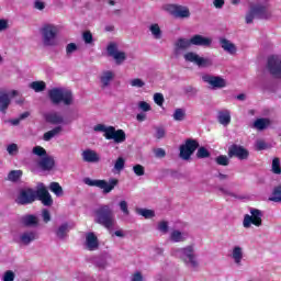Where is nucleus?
Segmentation results:
<instances>
[{
	"instance_id": "obj_1",
	"label": "nucleus",
	"mask_w": 281,
	"mask_h": 281,
	"mask_svg": "<svg viewBox=\"0 0 281 281\" xmlns=\"http://www.w3.org/2000/svg\"><path fill=\"white\" fill-rule=\"evenodd\" d=\"M36 200L41 201L46 207L54 205V199H52V194H49L47 187L43 182L37 186L36 191L32 188L22 189L18 196L19 205H30Z\"/></svg>"
},
{
	"instance_id": "obj_2",
	"label": "nucleus",
	"mask_w": 281,
	"mask_h": 281,
	"mask_svg": "<svg viewBox=\"0 0 281 281\" xmlns=\"http://www.w3.org/2000/svg\"><path fill=\"white\" fill-rule=\"evenodd\" d=\"M94 223L102 225L105 229H113L115 227V214L113 209L108 204L100 205L94 210Z\"/></svg>"
},
{
	"instance_id": "obj_3",
	"label": "nucleus",
	"mask_w": 281,
	"mask_h": 281,
	"mask_svg": "<svg viewBox=\"0 0 281 281\" xmlns=\"http://www.w3.org/2000/svg\"><path fill=\"white\" fill-rule=\"evenodd\" d=\"M97 133H104L105 139H113L115 144H124L126 142V132L124 130H115L114 126L105 127L104 124H98L94 126Z\"/></svg>"
},
{
	"instance_id": "obj_4",
	"label": "nucleus",
	"mask_w": 281,
	"mask_h": 281,
	"mask_svg": "<svg viewBox=\"0 0 281 281\" xmlns=\"http://www.w3.org/2000/svg\"><path fill=\"white\" fill-rule=\"evenodd\" d=\"M48 98L52 104L58 105L63 102L66 106H70L74 103V94L70 90L63 88H53L48 90Z\"/></svg>"
},
{
	"instance_id": "obj_5",
	"label": "nucleus",
	"mask_w": 281,
	"mask_h": 281,
	"mask_svg": "<svg viewBox=\"0 0 281 281\" xmlns=\"http://www.w3.org/2000/svg\"><path fill=\"white\" fill-rule=\"evenodd\" d=\"M86 186H90L91 188H100L103 191V194H109L115 190V187L120 183L117 178H111L109 181L106 180H91V178H86L83 180Z\"/></svg>"
},
{
	"instance_id": "obj_6",
	"label": "nucleus",
	"mask_w": 281,
	"mask_h": 281,
	"mask_svg": "<svg viewBox=\"0 0 281 281\" xmlns=\"http://www.w3.org/2000/svg\"><path fill=\"white\" fill-rule=\"evenodd\" d=\"M43 43L46 47L56 45V36H58V27L54 24H47L42 29Z\"/></svg>"
},
{
	"instance_id": "obj_7",
	"label": "nucleus",
	"mask_w": 281,
	"mask_h": 281,
	"mask_svg": "<svg viewBox=\"0 0 281 281\" xmlns=\"http://www.w3.org/2000/svg\"><path fill=\"white\" fill-rule=\"evenodd\" d=\"M255 19H269L267 5L255 4L250 8L249 12L246 14V23H254Z\"/></svg>"
},
{
	"instance_id": "obj_8",
	"label": "nucleus",
	"mask_w": 281,
	"mask_h": 281,
	"mask_svg": "<svg viewBox=\"0 0 281 281\" xmlns=\"http://www.w3.org/2000/svg\"><path fill=\"white\" fill-rule=\"evenodd\" d=\"M250 214L244 216L243 225L246 229H249L251 225L255 227H260L262 225V211L258 209H250Z\"/></svg>"
},
{
	"instance_id": "obj_9",
	"label": "nucleus",
	"mask_w": 281,
	"mask_h": 281,
	"mask_svg": "<svg viewBox=\"0 0 281 281\" xmlns=\"http://www.w3.org/2000/svg\"><path fill=\"white\" fill-rule=\"evenodd\" d=\"M199 148L196 139L189 138L183 145H180V158L188 161L194 155V151Z\"/></svg>"
},
{
	"instance_id": "obj_10",
	"label": "nucleus",
	"mask_w": 281,
	"mask_h": 281,
	"mask_svg": "<svg viewBox=\"0 0 281 281\" xmlns=\"http://www.w3.org/2000/svg\"><path fill=\"white\" fill-rule=\"evenodd\" d=\"M229 159H239V161H245L249 159V150L245 148L243 145L233 144L228 147L227 153Z\"/></svg>"
},
{
	"instance_id": "obj_11",
	"label": "nucleus",
	"mask_w": 281,
	"mask_h": 281,
	"mask_svg": "<svg viewBox=\"0 0 281 281\" xmlns=\"http://www.w3.org/2000/svg\"><path fill=\"white\" fill-rule=\"evenodd\" d=\"M165 10L176 19H190V9L181 4H167Z\"/></svg>"
},
{
	"instance_id": "obj_12",
	"label": "nucleus",
	"mask_w": 281,
	"mask_h": 281,
	"mask_svg": "<svg viewBox=\"0 0 281 281\" xmlns=\"http://www.w3.org/2000/svg\"><path fill=\"white\" fill-rule=\"evenodd\" d=\"M180 254L182 255L184 262L191 265L193 269H196V267H199V261H196V255L194 254V246L190 245L181 248Z\"/></svg>"
},
{
	"instance_id": "obj_13",
	"label": "nucleus",
	"mask_w": 281,
	"mask_h": 281,
	"mask_svg": "<svg viewBox=\"0 0 281 281\" xmlns=\"http://www.w3.org/2000/svg\"><path fill=\"white\" fill-rule=\"evenodd\" d=\"M268 70L273 78H281V58L278 55H272L268 58Z\"/></svg>"
},
{
	"instance_id": "obj_14",
	"label": "nucleus",
	"mask_w": 281,
	"mask_h": 281,
	"mask_svg": "<svg viewBox=\"0 0 281 281\" xmlns=\"http://www.w3.org/2000/svg\"><path fill=\"white\" fill-rule=\"evenodd\" d=\"M187 63H194L198 67H212V60L210 58H203L196 53L189 52L184 55Z\"/></svg>"
},
{
	"instance_id": "obj_15",
	"label": "nucleus",
	"mask_w": 281,
	"mask_h": 281,
	"mask_svg": "<svg viewBox=\"0 0 281 281\" xmlns=\"http://www.w3.org/2000/svg\"><path fill=\"white\" fill-rule=\"evenodd\" d=\"M108 54L114 58L116 65H122L126 60V53L117 52V45L115 43H111L108 46Z\"/></svg>"
},
{
	"instance_id": "obj_16",
	"label": "nucleus",
	"mask_w": 281,
	"mask_h": 281,
	"mask_svg": "<svg viewBox=\"0 0 281 281\" xmlns=\"http://www.w3.org/2000/svg\"><path fill=\"white\" fill-rule=\"evenodd\" d=\"M203 80L211 85L213 89H225L227 87V81L221 76H206Z\"/></svg>"
},
{
	"instance_id": "obj_17",
	"label": "nucleus",
	"mask_w": 281,
	"mask_h": 281,
	"mask_svg": "<svg viewBox=\"0 0 281 281\" xmlns=\"http://www.w3.org/2000/svg\"><path fill=\"white\" fill-rule=\"evenodd\" d=\"M101 89H109L111 81L115 80V74L111 70H104L99 77Z\"/></svg>"
},
{
	"instance_id": "obj_18",
	"label": "nucleus",
	"mask_w": 281,
	"mask_h": 281,
	"mask_svg": "<svg viewBox=\"0 0 281 281\" xmlns=\"http://www.w3.org/2000/svg\"><path fill=\"white\" fill-rule=\"evenodd\" d=\"M191 45H195L198 47H210V45H212V38L195 34L191 37Z\"/></svg>"
},
{
	"instance_id": "obj_19",
	"label": "nucleus",
	"mask_w": 281,
	"mask_h": 281,
	"mask_svg": "<svg viewBox=\"0 0 281 281\" xmlns=\"http://www.w3.org/2000/svg\"><path fill=\"white\" fill-rule=\"evenodd\" d=\"M81 157L87 164H98V161H100V156L92 149L83 150Z\"/></svg>"
},
{
	"instance_id": "obj_20",
	"label": "nucleus",
	"mask_w": 281,
	"mask_h": 281,
	"mask_svg": "<svg viewBox=\"0 0 281 281\" xmlns=\"http://www.w3.org/2000/svg\"><path fill=\"white\" fill-rule=\"evenodd\" d=\"M40 168H42L44 171L54 170V166H56V160H54V157L52 156H44L40 162Z\"/></svg>"
},
{
	"instance_id": "obj_21",
	"label": "nucleus",
	"mask_w": 281,
	"mask_h": 281,
	"mask_svg": "<svg viewBox=\"0 0 281 281\" xmlns=\"http://www.w3.org/2000/svg\"><path fill=\"white\" fill-rule=\"evenodd\" d=\"M86 245L89 251H95V249L100 247V244L98 241V236H95L94 233H88L86 236Z\"/></svg>"
},
{
	"instance_id": "obj_22",
	"label": "nucleus",
	"mask_w": 281,
	"mask_h": 281,
	"mask_svg": "<svg viewBox=\"0 0 281 281\" xmlns=\"http://www.w3.org/2000/svg\"><path fill=\"white\" fill-rule=\"evenodd\" d=\"M220 45L224 52H227V54L234 55L236 54V45L232 43L229 40L225 37L220 38Z\"/></svg>"
},
{
	"instance_id": "obj_23",
	"label": "nucleus",
	"mask_w": 281,
	"mask_h": 281,
	"mask_svg": "<svg viewBox=\"0 0 281 281\" xmlns=\"http://www.w3.org/2000/svg\"><path fill=\"white\" fill-rule=\"evenodd\" d=\"M217 122H220L222 126H229V124H232V113L228 110L220 111Z\"/></svg>"
},
{
	"instance_id": "obj_24",
	"label": "nucleus",
	"mask_w": 281,
	"mask_h": 281,
	"mask_svg": "<svg viewBox=\"0 0 281 281\" xmlns=\"http://www.w3.org/2000/svg\"><path fill=\"white\" fill-rule=\"evenodd\" d=\"M21 223L24 225V227H36L38 225V217L32 214L24 215L21 218Z\"/></svg>"
},
{
	"instance_id": "obj_25",
	"label": "nucleus",
	"mask_w": 281,
	"mask_h": 281,
	"mask_svg": "<svg viewBox=\"0 0 281 281\" xmlns=\"http://www.w3.org/2000/svg\"><path fill=\"white\" fill-rule=\"evenodd\" d=\"M45 120L48 124H63L65 122V119L56 112L46 114Z\"/></svg>"
},
{
	"instance_id": "obj_26",
	"label": "nucleus",
	"mask_w": 281,
	"mask_h": 281,
	"mask_svg": "<svg viewBox=\"0 0 281 281\" xmlns=\"http://www.w3.org/2000/svg\"><path fill=\"white\" fill-rule=\"evenodd\" d=\"M8 106H10V95L5 92H0V111L1 113H5L8 111Z\"/></svg>"
},
{
	"instance_id": "obj_27",
	"label": "nucleus",
	"mask_w": 281,
	"mask_h": 281,
	"mask_svg": "<svg viewBox=\"0 0 281 281\" xmlns=\"http://www.w3.org/2000/svg\"><path fill=\"white\" fill-rule=\"evenodd\" d=\"M271 125V120L269 119H257L252 127L257 128V131H265V128L269 127Z\"/></svg>"
},
{
	"instance_id": "obj_28",
	"label": "nucleus",
	"mask_w": 281,
	"mask_h": 281,
	"mask_svg": "<svg viewBox=\"0 0 281 281\" xmlns=\"http://www.w3.org/2000/svg\"><path fill=\"white\" fill-rule=\"evenodd\" d=\"M191 45H192L191 40H186L183 37H180L175 44V50L179 52L181 49H188Z\"/></svg>"
},
{
	"instance_id": "obj_29",
	"label": "nucleus",
	"mask_w": 281,
	"mask_h": 281,
	"mask_svg": "<svg viewBox=\"0 0 281 281\" xmlns=\"http://www.w3.org/2000/svg\"><path fill=\"white\" fill-rule=\"evenodd\" d=\"M20 240L23 245H30V243L36 240V233L26 232L20 236Z\"/></svg>"
},
{
	"instance_id": "obj_30",
	"label": "nucleus",
	"mask_w": 281,
	"mask_h": 281,
	"mask_svg": "<svg viewBox=\"0 0 281 281\" xmlns=\"http://www.w3.org/2000/svg\"><path fill=\"white\" fill-rule=\"evenodd\" d=\"M30 89H33L35 93H41L47 89V83L45 81H33L30 83Z\"/></svg>"
},
{
	"instance_id": "obj_31",
	"label": "nucleus",
	"mask_w": 281,
	"mask_h": 281,
	"mask_svg": "<svg viewBox=\"0 0 281 281\" xmlns=\"http://www.w3.org/2000/svg\"><path fill=\"white\" fill-rule=\"evenodd\" d=\"M60 131H63V127L57 126V127H54L53 130L44 133V136H43L44 142H49L50 139H53V137H56V135H58V133H60Z\"/></svg>"
},
{
	"instance_id": "obj_32",
	"label": "nucleus",
	"mask_w": 281,
	"mask_h": 281,
	"mask_svg": "<svg viewBox=\"0 0 281 281\" xmlns=\"http://www.w3.org/2000/svg\"><path fill=\"white\" fill-rule=\"evenodd\" d=\"M233 259L235 260L236 265H240L243 260V248H240V246H236L233 249Z\"/></svg>"
},
{
	"instance_id": "obj_33",
	"label": "nucleus",
	"mask_w": 281,
	"mask_h": 281,
	"mask_svg": "<svg viewBox=\"0 0 281 281\" xmlns=\"http://www.w3.org/2000/svg\"><path fill=\"white\" fill-rule=\"evenodd\" d=\"M21 177H23L22 170H11L8 173V180L12 181L13 183H16V181H19V179H21Z\"/></svg>"
},
{
	"instance_id": "obj_34",
	"label": "nucleus",
	"mask_w": 281,
	"mask_h": 281,
	"mask_svg": "<svg viewBox=\"0 0 281 281\" xmlns=\"http://www.w3.org/2000/svg\"><path fill=\"white\" fill-rule=\"evenodd\" d=\"M67 232H69V224H61L56 231L57 238H65V236H67Z\"/></svg>"
},
{
	"instance_id": "obj_35",
	"label": "nucleus",
	"mask_w": 281,
	"mask_h": 281,
	"mask_svg": "<svg viewBox=\"0 0 281 281\" xmlns=\"http://www.w3.org/2000/svg\"><path fill=\"white\" fill-rule=\"evenodd\" d=\"M50 192H54L57 196H63V187L58 182H50L49 184Z\"/></svg>"
},
{
	"instance_id": "obj_36",
	"label": "nucleus",
	"mask_w": 281,
	"mask_h": 281,
	"mask_svg": "<svg viewBox=\"0 0 281 281\" xmlns=\"http://www.w3.org/2000/svg\"><path fill=\"white\" fill-rule=\"evenodd\" d=\"M269 201H273V203L281 202V186H278L273 189L272 196L269 198Z\"/></svg>"
},
{
	"instance_id": "obj_37",
	"label": "nucleus",
	"mask_w": 281,
	"mask_h": 281,
	"mask_svg": "<svg viewBox=\"0 0 281 281\" xmlns=\"http://www.w3.org/2000/svg\"><path fill=\"white\" fill-rule=\"evenodd\" d=\"M136 213L144 218H153L155 216V211L148 209H136Z\"/></svg>"
},
{
	"instance_id": "obj_38",
	"label": "nucleus",
	"mask_w": 281,
	"mask_h": 281,
	"mask_svg": "<svg viewBox=\"0 0 281 281\" xmlns=\"http://www.w3.org/2000/svg\"><path fill=\"white\" fill-rule=\"evenodd\" d=\"M173 120L176 122H183V120H186V110L176 109V111L173 113Z\"/></svg>"
},
{
	"instance_id": "obj_39",
	"label": "nucleus",
	"mask_w": 281,
	"mask_h": 281,
	"mask_svg": "<svg viewBox=\"0 0 281 281\" xmlns=\"http://www.w3.org/2000/svg\"><path fill=\"white\" fill-rule=\"evenodd\" d=\"M217 166H229V158L226 155H220L215 158Z\"/></svg>"
},
{
	"instance_id": "obj_40",
	"label": "nucleus",
	"mask_w": 281,
	"mask_h": 281,
	"mask_svg": "<svg viewBox=\"0 0 281 281\" xmlns=\"http://www.w3.org/2000/svg\"><path fill=\"white\" fill-rule=\"evenodd\" d=\"M272 172L273 175H281L280 158L272 159Z\"/></svg>"
},
{
	"instance_id": "obj_41",
	"label": "nucleus",
	"mask_w": 281,
	"mask_h": 281,
	"mask_svg": "<svg viewBox=\"0 0 281 281\" xmlns=\"http://www.w3.org/2000/svg\"><path fill=\"white\" fill-rule=\"evenodd\" d=\"M198 159H207L210 157V150L205 147H200L196 151Z\"/></svg>"
},
{
	"instance_id": "obj_42",
	"label": "nucleus",
	"mask_w": 281,
	"mask_h": 281,
	"mask_svg": "<svg viewBox=\"0 0 281 281\" xmlns=\"http://www.w3.org/2000/svg\"><path fill=\"white\" fill-rule=\"evenodd\" d=\"M149 30L155 38H161V29L159 27V24H151Z\"/></svg>"
},
{
	"instance_id": "obj_43",
	"label": "nucleus",
	"mask_w": 281,
	"mask_h": 281,
	"mask_svg": "<svg viewBox=\"0 0 281 281\" xmlns=\"http://www.w3.org/2000/svg\"><path fill=\"white\" fill-rule=\"evenodd\" d=\"M126 164V160L123 157H119L114 164V168L119 171L122 172L124 170V166Z\"/></svg>"
},
{
	"instance_id": "obj_44",
	"label": "nucleus",
	"mask_w": 281,
	"mask_h": 281,
	"mask_svg": "<svg viewBox=\"0 0 281 281\" xmlns=\"http://www.w3.org/2000/svg\"><path fill=\"white\" fill-rule=\"evenodd\" d=\"M133 172L136 175V177H144V175H146V169L142 165H135L133 167Z\"/></svg>"
},
{
	"instance_id": "obj_45",
	"label": "nucleus",
	"mask_w": 281,
	"mask_h": 281,
	"mask_svg": "<svg viewBox=\"0 0 281 281\" xmlns=\"http://www.w3.org/2000/svg\"><path fill=\"white\" fill-rule=\"evenodd\" d=\"M33 155H36L37 157H47V150L41 146L33 147Z\"/></svg>"
},
{
	"instance_id": "obj_46",
	"label": "nucleus",
	"mask_w": 281,
	"mask_h": 281,
	"mask_svg": "<svg viewBox=\"0 0 281 281\" xmlns=\"http://www.w3.org/2000/svg\"><path fill=\"white\" fill-rule=\"evenodd\" d=\"M171 240L173 243H181V240H183V236L181 235V232L179 231H173L171 233Z\"/></svg>"
},
{
	"instance_id": "obj_47",
	"label": "nucleus",
	"mask_w": 281,
	"mask_h": 281,
	"mask_svg": "<svg viewBox=\"0 0 281 281\" xmlns=\"http://www.w3.org/2000/svg\"><path fill=\"white\" fill-rule=\"evenodd\" d=\"M82 38L87 45H91V43H93V34H91L90 31L83 32Z\"/></svg>"
},
{
	"instance_id": "obj_48",
	"label": "nucleus",
	"mask_w": 281,
	"mask_h": 281,
	"mask_svg": "<svg viewBox=\"0 0 281 281\" xmlns=\"http://www.w3.org/2000/svg\"><path fill=\"white\" fill-rule=\"evenodd\" d=\"M154 102H155V104H157L158 106H164V102H165L164 94H161V93H155V94H154Z\"/></svg>"
},
{
	"instance_id": "obj_49",
	"label": "nucleus",
	"mask_w": 281,
	"mask_h": 281,
	"mask_svg": "<svg viewBox=\"0 0 281 281\" xmlns=\"http://www.w3.org/2000/svg\"><path fill=\"white\" fill-rule=\"evenodd\" d=\"M7 153H9V155H16V153H19V145L15 143L8 145Z\"/></svg>"
},
{
	"instance_id": "obj_50",
	"label": "nucleus",
	"mask_w": 281,
	"mask_h": 281,
	"mask_svg": "<svg viewBox=\"0 0 281 281\" xmlns=\"http://www.w3.org/2000/svg\"><path fill=\"white\" fill-rule=\"evenodd\" d=\"M144 80L139 78H135L131 80V87H137L138 89H142V87H145Z\"/></svg>"
},
{
	"instance_id": "obj_51",
	"label": "nucleus",
	"mask_w": 281,
	"mask_h": 281,
	"mask_svg": "<svg viewBox=\"0 0 281 281\" xmlns=\"http://www.w3.org/2000/svg\"><path fill=\"white\" fill-rule=\"evenodd\" d=\"M120 210L123 212V214H125V216H128V214H131V212L128 211V203L123 200L120 202Z\"/></svg>"
},
{
	"instance_id": "obj_52",
	"label": "nucleus",
	"mask_w": 281,
	"mask_h": 281,
	"mask_svg": "<svg viewBox=\"0 0 281 281\" xmlns=\"http://www.w3.org/2000/svg\"><path fill=\"white\" fill-rule=\"evenodd\" d=\"M78 49V46L76 45V43H70L66 46V54L67 56L74 54V52H76Z\"/></svg>"
},
{
	"instance_id": "obj_53",
	"label": "nucleus",
	"mask_w": 281,
	"mask_h": 281,
	"mask_svg": "<svg viewBox=\"0 0 281 281\" xmlns=\"http://www.w3.org/2000/svg\"><path fill=\"white\" fill-rule=\"evenodd\" d=\"M166 137V128L164 127H156V138L164 139Z\"/></svg>"
},
{
	"instance_id": "obj_54",
	"label": "nucleus",
	"mask_w": 281,
	"mask_h": 281,
	"mask_svg": "<svg viewBox=\"0 0 281 281\" xmlns=\"http://www.w3.org/2000/svg\"><path fill=\"white\" fill-rule=\"evenodd\" d=\"M154 155L155 157H157L158 159H164V157H166V149L164 148H157L154 150Z\"/></svg>"
},
{
	"instance_id": "obj_55",
	"label": "nucleus",
	"mask_w": 281,
	"mask_h": 281,
	"mask_svg": "<svg viewBox=\"0 0 281 281\" xmlns=\"http://www.w3.org/2000/svg\"><path fill=\"white\" fill-rule=\"evenodd\" d=\"M42 218L44 223H49V221H52V214H49V211L47 209H44L42 211Z\"/></svg>"
},
{
	"instance_id": "obj_56",
	"label": "nucleus",
	"mask_w": 281,
	"mask_h": 281,
	"mask_svg": "<svg viewBox=\"0 0 281 281\" xmlns=\"http://www.w3.org/2000/svg\"><path fill=\"white\" fill-rule=\"evenodd\" d=\"M3 281H14V272L12 270H8L3 276Z\"/></svg>"
},
{
	"instance_id": "obj_57",
	"label": "nucleus",
	"mask_w": 281,
	"mask_h": 281,
	"mask_svg": "<svg viewBox=\"0 0 281 281\" xmlns=\"http://www.w3.org/2000/svg\"><path fill=\"white\" fill-rule=\"evenodd\" d=\"M138 106H139V109H140L142 111H145V112L150 111V104H148V102H146V101H140V102L138 103Z\"/></svg>"
},
{
	"instance_id": "obj_58",
	"label": "nucleus",
	"mask_w": 281,
	"mask_h": 281,
	"mask_svg": "<svg viewBox=\"0 0 281 281\" xmlns=\"http://www.w3.org/2000/svg\"><path fill=\"white\" fill-rule=\"evenodd\" d=\"M159 232H164L166 234L168 232V222H160L158 224Z\"/></svg>"
},
{
	"instance_id": "obj_59",
	"label": "nucleus",
	"mask_w": 281,
	"mask_h": 281,
	"mask_svg": "<svg viewBox=\"0 0 281 281\" xmlns=\"http://www.w3.org/2000/svg\"><path fill=\"white\" fill-rule=\"evenodd\" d=\"M256 148L257 150H265L267 148V143H265V140H257Z\"/></svg>"
},
{
	"instance_id": "obj_60",
	"label": "nucleus",
	"mask_w": 281,
	"mask_h": 281,
	"mask_svg": "<svg viewBox=\"0 0 281 281\" xmlns=\"http://www.w3.org/2000/svg\"><path fill=\"white\" fill-rule=\"evenodd\" d=\"M214 8L221 10L225 5V0H213Z\"/></svg>"
},
{
	"instance_id": "obj_61",
	"label": "nucleus",
	"mask_w": 281,
	"mask_h": 281,
	"mask_svg": "<svg viewBox=\"0 0 281 281\" xmlns=\"http://www.w3.org/2000/svg\"><path fill=\"white\" fill-rule=\"evenodd\" d=\"M34 8L36 10H45V2L36 0L35 3H34Z\"/></svg>"
},
{
	"instance_id": "obj_62",
	"label": "nucleus",
	"mask_w": 281,
	"mask_h": 281,
	"mask_svg": "<svg viewBox=\"0 0 281 281\" xmlns=\"http://www.w3.org/2000/svg\"><path fill=\"white\" fill-rule=\"evenodd\" d=\"M132 281H144V276H142V272H135Z\"/></svg>"
},
{
	"instance_id": "obj_63",
	"label": "nucleus",
	"mask_w": 281,
	"mask_h": 281,
	"mask_svg": "<svg viewBox=\"0 0 281 281\" xmlns=\"http://www.w3.org/2000/svg\"><path fill=\"white\" fill-rule=\"evenodd\" d=\"M3 30H8V21L7 20H0V32H3Z\"/></svg>"
},
{
	"instance_id": "obj_64",
	"label": "nucleus",
	"mask_w": 281,
	"mask_h": 281,
	"mask_svg": "<svg viewBox=\"0 0 281 281\" xmlns=\"http://www.w3.org/2000/svg\"><path fill=\"white\" fill-rule=\"evenodd\" d=\"M29 115H30V112H24V113L20 114L19 119H20V121H21V120H26V117H27Z\"/></svg>"
}]
</instances>
